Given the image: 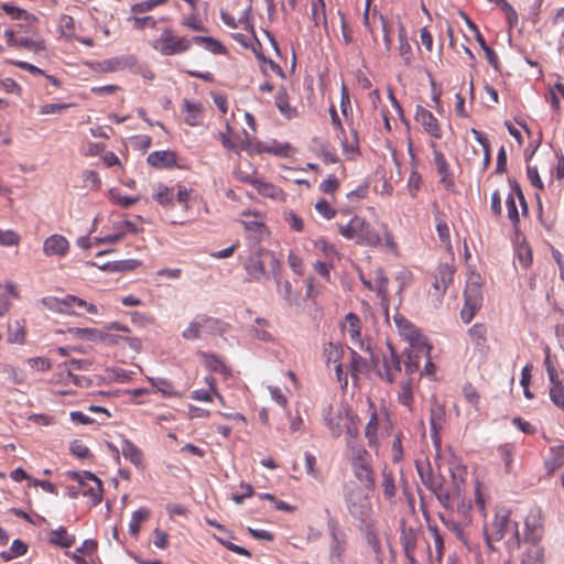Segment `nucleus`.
<instances>
[{
	"instance_id": "1",
	"label": "nucleus",
	"mask_w": 564,
	"mask_h": 564,
	"mask_svg": "<svg viewBox=\"0 0 564 564\" xmlns=\"http://www.w3.org/2000/svg\"><path fill=\"white\" fill-rule=\"evenodd\" d=\"M242 267L248 280L257 282L268 280L270 275L276 278L281 271V262L275 253L261 247L242 260Z\"/></svg>"
},
{
	"instance_id": "2",
	"label": "nucleus",
	"mask_w": 564,
	"mask_h": 564,
	"mask_svg": "<svg viewBox=\"0 0 564 564\" xmlns=\"http://www.w3.org/2000/svg\"><path fill=\"white\" fill-rule=\"evenodd\" d=\"M370 494L356 484H347L344 487L343 496L346 509L358 523L375 518Z\"/></svg>"
},
{
	"instance_id": "3",
	"label": "nucleus",
	"mask_w": 564,
	"mask_h": 564,
	"mask_svg": "<svg viewBox=\"0 0 564 564\" xmlns=\"http://www.w3.org/2000/svg\"><path fill=\"white\" fill-rule=\"evenodd\" d=\"M356 243L371 248L384 247L392 253H397L398 251V243L387 224L382 223L378 227H375L364 218Z\"/></svg>"
},
{
	"instance_id": "4",
	"label": "nucleus",
	"mask_w": 564,
	"mask_h": 564,
	"mask_svg": "<svg viewBox=\"0 0 564 564\" xmlns=\"http://www.w3.org/2000/svg\"><path fill=\"white\" fill-rule=\"evenodd\" d=\"M452 486H446L437 494L440 503L447 510L454 511V503L460 499L464 491V482L467 476V468L457 464L451 468Z\"/></svg>"
},
{
	"instance_id": "5",
	"label": "nucleus",
	"mask_w": 564,
	"mask_h": 564,
	"mask_svg": "<svg viewBox=\"0 0 564 564\" xmlns=\"http://www.w3.org/2000/svg\"><path fill=\"white\" fill-rule=\"evenodd\" d=\"M41 303L50 311L61 314H77V310H85L87 313L97 314L98 308L95 304L87 303L85 300L75 295H67L64 299L47 296L42 299Z\"/></svg>"
},
{
	"instance_id": "6",
	"label": "nucleus",
	"mask_w": 564,
	"mask_h": 564,
	"mask_svg": "<svg viewBox=\"0 0 564 564\" xmlns=\"http://www.w3.org/2000/svg\"><path fill=\"white\" fill-rule=\"evenodd\" d=\"M511 525H513L514 534L519 540L518 523L511 522V511L506 508L497 510L492 522L484 529L489 549L495 550L494 543L501 541Z\"/></svg>"
},
{
	"instance_id": "7",
	"label": "nucleus",
	"mask_w": 564,
	"mask_h": 564,
	"mask_svg": "<svg viewBox=\"0 0 564 564\" xmlns=\"http://www.w3.org/2000/svg\"><path fill=\"white\" fill-rule=\"evenodd\" d=\"M151 46L160 54L171 56L186 53L192 46V41L186 36L175 34L172 29L166 28L162 31L161 35L152 42Z\"/></svg>"
},
{
	"instance_id": "8",
	"label": "nucleus",
	"mask_w": 564,
	"mask_h": 564,
	"mask_svg": "<svg viewBox=\"0 0 564 564\" xmlns=\"http://www.w3.org/2000/svg\"><path fill=\"white\" fill-rule=\"evenodd\" d=\"M191 192L187 187L181 184L167 186L159 183L153 187L152 198L163 207H172L177 200L184 209H188Z\"/></svg>"
},
{
	"instance_id": "9",
	"label": "nucleus",
	"mask_w": 564,
	"mask_h": 564,
	"mask_svg": "<svg viewBox=\"0 0 564 564\" xmlns=\"http://www.w3.org/2000/svg\"><path fill=\"white\" fill-rule=\"evenodd\" d=\"M394 324L400 336L409 343L411 347H415L421 352L427 354L432 346L427 343L424 335L420 333L414 324L400 314L393 316Z\"/></svg>"
},
{
	"instance_id": "10",
	"label": "nucleus",
	"mask_w": 564,
	"mask_h": 564,
	"mask_svg": "<svg viewBox=\"0 0 564 564\" xmlns=\"http://www.w3.org/2000/svg\"><path fill=\"white\" fill-rule=\"evenodd\" d=\"M223 323L214 317L197 316L192 321L188 326L183 330L182 337L187 340H195L202 338L203 335H216L223 333Z\"/></svg>"
},
{
	"instance_id": "11",
	"label": "nucleus",
	"mask_w": 564,
	"mask_h": 564,
	"mask_svg": "<svg viewBox=\"0 0 564 564\" xmlns=\"http://www.w3.org/2000/svg\"><path fill=\"white\" fill-rule=\"evenodd\" d=\"M68 477L78 482L80 492L83 496L88 497L93 506H97L102 500V482L101 480L90 471L83 474L72 471Z\"/></svg>"
},
{
	"instance_id": "12",
	"label": "nucleus",
	"mask_w": 564,
	"mask_h": 564,
	"mask_svg": "<svg viewBox=\"0 0 564 564\" xmlns=\"http://www.w3.org/2000/svg\"><path fill=\"white\" fill-rule=\"evenodd\" d=\"M454 269L448 264H440L433 275L432 286L429 290V296L434 305L441 303L447 288L454 279Z\"/></svg>"
},
{
	"instance_id": "13",
	"label": "nucleus",
	"mask_w": 564,
	"mask_h": 564,
	"mask_svg": "<svg viewBox=\"0 0 564 564\" xmlns=\"http://www.w3.org/2000/svg\"><path fill=\"white\" fill-rule=\"evenodd\" d=\"M544 514L540 509L531 510L524 520L523 543L542 544L544 536Z\"/></svg>"
},
{
	"instance_id": "14",
	"label": "nucleus",
	"mask_w": 564,
	"mask_h": 564,
	"mask_svg": "<svg viewBox=\"0 0 564 564\" xmlns=\"http://www.w3.org/2000/svg\"><path fill=\"white\" fill-rule=\"evenodd\" d=\"M414 120L421 126L424 133L430 137V140L436 142V140L442 139V124L432 111L421 105H417L415 108Z\"/></svg>"
},
{
	"instance_id": "15",
	"label": "nucleus",
	"mask_w": 564,
	"mask_h": 564,
	"mask_svg": "<svg viewBox=\"0 0 564 564\" xmlns=\"http://www.w3.org/2000/svg\"><path fill=\"white\" fill-rule=\"evenodd\" d=\"M429 145L432 149L433 162L437 174L440 175V183L447 191H453L455 182L453 173L451 172L449 164L447 163L445 155L438 149L436 142L429 140Z\"/></svg>"
},
{
	"instance_id": "16",
	"label": "nucleus",
	"mask_w": 564,
	"mask_h": 564,
	"mask_svg": "<svg viewBox=\"0 0 564 564\" xmlns=\"http://www.w3.org/2000/svg\"><path fill=\"white\" fill-rule=\"evenodd\" d=\"M240 223L245 230L253 236L257 240H263L269 236V230L265 225V216L261 213L243 212L241 214Z\"/></svg>"
},
{
	"instance_id": "17",
	"label": "nucleus",
	"mask_w": 564,
	"mask_h": 564,
	"mask_svg": "<svg viewBox=\"0 0 564 564\" xmlns=\"http://www.w3.org/2000/svg\"><path fill=\"white\" fill-rule=\"evenodd\" d=\"M367 412L369 420L365 426V437L367 438L370 447H376L378 445L379 426L383 420L388 421V415L386 412L380 415L376 405L371 401L368 402Z\"/></svg>"
},
{
	"instance_id": "18",
	"label": "nucleus",
	"mask_w": 564,
	"mask_h": 564,
	"mask_svg": "<svg viewBox=\"0 0 564 564\" xmlns=\"http://www.w3.org/2000/svg\"><path fill=\"white\" fill-rule=\"evenodd\" d=\"M241 182L251 185L258 194L276 202L285 200V193L272 183L265 182L256 176L241 177Z\"/></svg>"
},
{
	"instance_id": "19",
	"label": "nucleus",
	"mask_w": 564,
	"mask_h": 564,
	"mask_svg": "<svg viewBox=\"0 0 564 564\" xmlns=\"http://www.w3.org/2000/svg\"><path fill=\"white\" fill-rule=\"evenodd\" d=\"M388 349L389 352L383 356L382 370L379 375L381 379L392 383L401 373V360L391 345H388Z\"/></svg>"
},
{
	"instance_id": "20",
	"label": "nucleus",
	"mask_w": 564,
	"mask_h": 564,
	"mask_svg": "<svg viewBox=\"0 0 564 564\" xmlns=\"http://www.w3.org/2000/svg\"><path fill=\"white\" fill-rule=\"evenodd\" d=\"M219 140L225 149L236 153L249 149L250 145L248 141V133L243 131L242 137L235 133L229 123H226V131L219 133Z\"/></svg>"
},
{
	"instance_id": "21",
	"label": "nucleus",
	"mask_w": 564,
	"mask_h": 564,
	"mask_svg": "<svg viewBox=\"0 0 564 564\" xmlns=\"http://www.w3.org/2000/svg\"><path fill=\"white\" fill-rule=\"evenodd\" d=\"M347 406L340 405L338 408L328 406L324 412V422L329 429L334 437H339L343 433V422Z\"/></svg>"
},
{
	"instance_id": "22",
	"label": "nucleus",
	"mask_w": 564,
	"mask_h": 564,
	"mask_svg": "<svg viewBox=\"0 0 564 564\" xmlns=\"http://www.w3.org/2000/svg\"><path fill=\"white\" fill-rule=\"evenodd\" d=\"M147 163L156 170H171L177 166V154L172 150L154 151L148 155Z\"/></svg>"
},
{
	"instance_id": "23",
	"label": "nucleus",
	"mask_w": 564,
	"mask_h": 564,
	"mask_svg": "<svg viewBox=\"0 0 564 564\" xmlns=\"http://www.w3.org/2000/svg\"><path fill=\"white\" fill-rule=\"evenodd\" d=\"M329 112H330L332 123H333L334 128L338 131L339 134H341L343 151L346 154H355L358 151L357 132L355 130H352L351 139L349 140L347 137H345L344 127L341 124V121H340L334 106L330 107Z\"/></svg>"
},
{
	"instance_id": "24",
	"label": "nucleus",
	"mask_w": 564,
	"mask_h": 564,
	"mask_svg": "<svg viewBox=\"0 0 564 564\" xmlns=\"http://www.w3.org/2000/svg\"><path fill=\"white\" fill-rule=\"evenodd\" d=\"M69 251L68 240L58 234L48 236L43 242V252L47 257H64Z\"/></svg>"
},
{
	"instance_id": "25",
	"label": "nucleus",
	"mask_w": 564,
	"mask_h": 564,
	"mask_svg": "<svg viewBox=\"0 0 564 564\" xmlns=\"http://www.w3.org/2000/svg\"><path fill=\"white\" fill-rule=\"evenodd\" d=\"M481 295L479 288H467L465 291V304L460 312L462 319L469 323L480 307Z\"/></svg>"
},
{
	"instance_id": "26",
	"label": "nucleus",
	"mask_w": 564,
	"mask_h": 564,
	"mask_svg": "<svg viewBox=\"0 0 564 564\" xmlns=\"http://www.w3.org/2000/svg\"><path fill=\"white\" fill-rule=\"evenodd\" d=\"M341 329L346 333L351 343L357 345L360 349H365V344L361 340V321L355 313H348L341 323Z\"/></svg>"
},
{
	"instance_id": "27",
	"label": "nucleus",
	"mask_w": 564,
	"mask_h": 564,
	"mask_svg": "<svg viewBox=\"0 0 564 564\" xmlns=\"http://www.w3.org/2000/svg\"><path fill=\"white\" fill-rule=\"evenodd\" d=\"M184 121L191 127H197L203 123L204 120V107L199 101H191L184 99L181 109Z\"/></svg>"
},
{
	"instance_id": "28",
	"label": "nucleus",
	"mask_w": 564,
	"mask_h": 564,
	"mask_svg": "<svg viewBox=\"0 0 564 564\" xmlns=\"http://www.w3.org/2000/svg\"><path fill=\"white\" fill-rule=\"evenodd\" d=\"M354 476L364 486L367 491L373 492L376 489V475L371 467V462L351 465Z\"/></svg>"
},
{
	"instance_id": "29",
	"label": "nucleus",
	"mask_w": 564,
	"mask_h": 564,
	"mask_svg": "<svg viewBox=\"0 0 564 564\" xmlns=\"http://www.w3.org/2000/svg\"><path fill=\"white\" fill-rule=\"evenodd\" d=\"M358 528L362 532L366 543L372 549L376 555H380L382 551L376 518L358 523Z\"/></svg>"
},
{
	"instance_id": "30",
	"label": "nucleus",
	"mask_w": 564,
	"mask_h": 564,
	"mask_svg": "<svg viewBox=\"0 0 564 564\" xmlns=\"http://www.w3.org/2000/svg\"><path fill=\"white\" fill-rule=\"evenodd\" d=\"M545 547L543 544L523 543L520 564H545Z\"/></svg>"
},
{
	"instance_id": "31",
	"label": "nucleus",
	"mask_w": 564,
	"mask_h": 564,
	"mask_svg": "<svg viewBox=\"0 0 564 564\" xmlns=\"http://www.w3.org/2000/svg\"><path fill=\"white\" fill-rule=\"evenodd\" d=\"M137 66V57L134 55H120L111 58L104 59L100 63V68L107 73L120 72L124 69H132Z\"/></svg>"
},
{
	"instance_id": "32",
	"label": "nucleus",
	"mask_w": 564,
	"mask_h": 564,
	"mask_svg": "<svg viewBox=\"0 0 564 564\" xmlns=\"http://www.w3.org/2000/svg\"><path fill=\"white\" fill-rule=\"evenodd\" d=\"M414 384L415 379L409 377L400 383L397 392L398 402L406 408L409 412L414 410Z\"/></svg>"
},
{
	"instance_id": "33",
	"label": "nucleus",
	"mask_w": 564,
	"mask_h": 564,
	"mask_svg": "<svg viewBox=\"0 0 564 564\" xmlns=\"http://www.w3.org/2000/svg\"><path fill=\"white\" fill-rule=\"evenodd\" d=\"M446 421L445 406L438 402H434L430 410V425L432 438L437 442L440 440L438 433L443 429Z\"/></svg>"
},
{
	"instance_id": "34",
	"label": "nucleus",
	"mask_w": 564,
	"mask_h": 564,
	"mask_svg": "<svg viewBox=\"0 0 564 564\" xmlns=\"http://www.w3.org/2000/svg\"><path fill=\"white\" fill-rule=\"evenodd\" d=\"M75 535L70 534L63 525L47 532V542L53 546L68 549L75 544Z\"/></svg>"
},
{
	"instance_id": "35",
	"label": "nucleus",
	"mask_w": 564,
	"mask_h": 564,
	"mask_svg": "<svg viewBox=\"0 0 564 564\" xmlns=\"http://www.w3.org/2000/svg\"><path fill=\"white\" fill-rule=\"evenodd\" d=\"M427 532L432 540V542L427 543L429 556L431 560L435 557L440 562L444 553L443 536L436 524H427Z\"/></svg>"
},
{
	"instance_id": "36",
	"label": "nucleus",
	"mask_w": 564,
	"mask_h": 564,
	"mask_svg": "<svg viewBox=\"0 0 564 564\" xmlns=\"http://www.w3.org/2000/svg\"><path fill=\"white\" fill-rule=\"evenodd\" d=\"M440 519L442 523L451 532H453L459 541H462L464 544H467L466 528L468 525L466 523H463L462 520L456 519L454 517V511H448V514H440Z\"/></svg>"
},
{
	"instance_id": "37",
	"label": "nucleus",
	"mask_w": 564,
	"mask_h": 564,
	"mask_svg": "<svg viewBox=\"0 0 564 564\" xmlns=\"http://www.w3.org/2000/svg\"><path fill=\"white\" fill-rule=\"evenodd\" d=\"M564 466V444L550 447L549 455L544 460L546 474L552 476Z\"/></svg>"
},
{
	"instance_id": "38",
	"label": "nucleus",
	"mask_w": 564,
	"mask_h": 564,
	"mask_svg": "<svg viewBox=\"0 0 564 564\" xmlns=\"http://www.w3.org/2000/svg\"><path fill=\"white\" fill-rule=\"evenodd\" d=\"M121 454L139 469H144V458L142 451L129 440L121 443Z\"/></svg>"
},
{
	"instance_id": "39",
	"label": "nucleus",
	"mask_w": 564,
	"mask_h": 564,
	"mask_svg": "<svg viewBox=\"0 0 564 564\" xmlns=\"http://www.w3.org/2000/svg\"><path fill=\"white\" fill-rule=\"evenodd\" d=\"M373 281V291L378 294L383 303L389 302V279L383 269L377 268L371 273Z\"/></svg>"
},
{
	"instance_id": "40",
	"label": "nucleus",
	"mask_w": 564,
	"mask_h": 564,
	"mask_svg": "<svg viewBox=\"0 0 564 564\" xmlns=\"http://www.w3.org/2000/svg\"><path fill=\"white\" fill-rule=\"evenodd\" d=\"M468 336L471 344L480 354H486L488 350L487 345V328L484 324H475L468 329Z\"/></svg>"
},
{
	"instance_id": "41",
	"label": "nucleus",
	"mask_w": 564,
	"mask_h": 564,
	"mask_svg": "<svg viewBox=\"0 0 564 564\" xmlns=\"http://www.w3.org/2000/svg\"><path fill=\"white\" fill-rule=\"evenodd\" d=\"M274 104L276 108L279 109L280 113L286 118V119H293L296 118L299 112L296 107L291 106L290 98L284 88H280L274 98Z\"/></svg>"
},
{
	"instance_id": "42",
	"label": "nucleus",
	"mask_w": 564,
	"mask_h": 564,
	"mask_svg": "<svg viewBox=\"0 0 564 564\" xmlns=\"http://www.w3.org/2000/svg\"><path fill=\"white\" fill-rule=\"evenodd\" d=\"M153 390L161 393L164 398H181L182 394L175 389L172 381L165 378L147 377Z\"/></svg>"
},
{
	"instance_id": "43",
	"label": "nucleus",
	"mask_w": 564,
	"mask_h": 564,
	"mask_svg": "<svg viewBox=\"0 0 564 564\" xmlns=\"http://www.w3.org/2000/svg\"><path fill=\"white\" fill-rule=\"evenodd\" d=\"M398 37H399V46H398L399 56L402 58L403 64L409 67L413 63V51H412V46L408 40L405 28L403 25L399 26Z\"/></svg>"
},
{
	"instance_id": "44",
	"label": "nucleus",
	"mask_w": 564,
	"mask_h": 564,
	"mask_svg": "<svg viewBox=\"0 0 564 564\" xmlns=\"http://www.w3.org/2000/svg\"><path fill=\"white\" fill-rule=\"evenodd\" d=\"M192 44H197L203 46L206 51L215 54V55H225L227 53L226 47L218 40L212 36H193L191 39Z\"/></svg>"
},
{
	"instance_id": "45",
	"label": "nucleus",
	"mask_w": 564,
	"mask_h": 564,
	"mask_svg": "<svg viewBox=\"0 0 564 564\" xmlns=\"http://www.w3.org/2000/svg\"><path fill=\"white\" fill-rule=\"evenodd\" d=\"M551 402L564 413V382L561 378L549 381Z\"/></svg>"
},
{
	"instance_id": "46",
	"label": "nucleus",
	"mask_w": 564,
	"mask_h": 564,
	"mask_svg": "<svg viewBox=\"0 0 564 564\" xmlns=\"http://www.w3.org/2000/svg\"><path fill=\"white\" fill-rule=\"evenodd\" d=\"M406 360L404 362L405 373L409 377H413L420 369L421 360L424 359L422 352L417 348L411 347L404 351Z\"/></svg>"
},
{
	"instance_id": "47",
	"label": "nucleus",
	"mask_w": 564,
	"mask_h": 564,
	"mask_svg": "<svg viewBox=\"0 0 564 564\" xmlns=\"http://www.w3.org/2000/svg\"><path fill=\"white\" fill-rule=\"evenodd\" d=\"M202 356H203L206 367L209 370L219 372L225 378H227L231 375L230 368L217 355L203 352Z\"/></svg>"
},
{
	"instance_id": "48",
	"label": "nucleus",
	"mask_w": 564,
	"mask_h": 564,
	"mask_svg": "<svg viewBox=\"0 0 564 564\" xmlns=\"http://www.w3.org/2000/svg\"><path fill=\"white\" fill-rule=\"evenodd\" d=\"M361 225L362 217L354 216L346 225L337 224V229L344 238L356 241Z\"/></svg>"
},
{
	"instance_id": "49",
	"label": "nucleus",
	"mask_w": 564,
	"mask_h": 564,
	"mask_svg": "<svg viewBox=\"0 0 564 564\" xmlns=\"http://www.w3.org/2000/svg\"><path fill=\"white\" fill-rule=\"evenodd\" d=\"M381 488L383 491L384 499L391 500L397 495V486L394 480V475L392 470L387 467L382 468L381 471Z\"/></svg>"
},
{
	"instance_id": "50",
	"label": "nucleus",
	"mask_w": 564,
	"mask_h": 564,
	"mask_svg": "<svg viewBox=\"0 0 564 564\" xmlns=\"http://www.w3.org/2000/svg\"><path fill=\"white\" fill-rule=\"evenodd\" d=\"M455 514L457 516V519L463 521V523L469 525L473 521L470 499L462 496L460 499L454 503V516Z\"/></svg>"
},
{
	"instance_id": "51",
	"label": "nucleus",
	"mask_w": 564,
	"mask_h": 564,
	"mask_svg": "<svg viewBox=\"0 0 564 564\" xmlns=\"http://www.w3.org/2000/svg\"><path fill=\"white\" fill-rule=\"evenodd\" d=\"M254 150L258 153H270L279 156H286L290 151V145L278 143L276 141H272L271 143L258 142L254 145Z\"/></svg>"
},
{
	"instance_id": "52",
	"label": "nucleus",
	"mask_w": 564,
	"mask_h": 564,
	"mask_svg": "<svg viewBox=\"0 0 564 564\" xmlns=\"http://www.w3.org/2000/svg\"><path fill=\"white\" fill-rule=\"evenodd\" d=\"M345 421L343 422V431L345 430L347 435L355 440L359 434V417L358 415L349 408L346 409L345 416H343Z\"/></svg>"
},
{
	"instance_id": "53",
	"label": "nucleus",
	"mask_w": 564,
	"mask_h": 564,
	"mask_svg": "<svg viewBox=\"0 0 564 564\" xmlns=\"http://www.w3.org/2000/svg\"><path fill=\"white\" fill-rule=\"evenodd\" d=\"M435 209H436V213H435L434 219H435V224H436V231H437L438 239L445 247H451L449 227L446 224V221L444 220L443 214L438 210L437 205H435Z\"/></svg>"
},
{
	"instance_id": "54",
	"label": "nucleus",
	"mask_w": 564,
	"mask_h": 564,
	"mask_svg": "<svg viewBox=\"0 0 564 564\" xmlns=\"http://www.w3.org/2000/svg\"><path fill=\"white\" fill-rule=\"evenodd\" d=\"M151 511L148 508H140L132 513L131 521L129 523V532L131 535H138L141 529L142 522L150 518Z\"/></svg>"
},
{
	"instance_id": "55",
	"label": "nucleus",
	"mask_w": 564,
	"mask_h": 564,
	"mask_svg": "<svg viewBox=\"0 0 564 564\" xmlns=\"http://www.w3.org/2000/svg\"><path fill=\"white\" fill-rule=\"evenodd\" d=\"M323 354L327 365L333 364L335 366L337 364H341L340 361L344 355V348L339 344L327 343L324 346Z\"/></svg>"
},
{
	"instance_id": "56",
	"label": "nucleus",
	"mask_w": 564,
	"mask_h": 564,
	"mask_svg": "<svg viewBox=\"0 0 564 564\" xmlns=\"http://www.w3.org/2000/svg\"><path fill=\"white\" fill-rule=\"evenodd\" d=\"M0 9L7 13L12 20L20 21L21 19H29L31 21H34V14L30 13L29 11L18 8L15 6H12L10 3H1Z\"/></svg>"
},
{
	"instance_id": "57",
	"label": "nucleus",
	"mask_w": 564,
	"mask_h": 564,
	"mask_svg": "<svg viewBox=\"0 0 564 564\" xmlns=\"http://www.w3.org/2000/svg\"><path fill=\"white\" fill-rule=\"evenodd\" d=\"M470 132L475 137L476 141L482 147V150H484L482 166H484V170H486L491 161V150H490L489 140L482 132H480L477 129L473 128L470 130Z\"/></svg>"
},
{
	"instance_id": "58",
	"label": "nucleus",
	"mask_w": 564,
	"mask_h": 564,
	"mask_svg": "<svg viewBox=\"0 0 564 564\" xmlns=\"http://www.w3.org/2000/svg\"><path fill=\"white\" fill-rule=\"evenodd\" d=\"M17 48H23L33 53L43 52L46 50L45 40L37 37V39H30V37H20L18 47Z\"/></svg>"
},
{
	"instance_id": "59",
	"label": "nucleus",
	"mask_w": 564,
	"mask_h": 564,
	"mask_svg": "<svg viewBox=\"0 0 564 564\" xmlns=\"http://www.w3.org/2000/svg\"><path fill=\"white\" fill-rule=\"evenodd\" d=\"M517 195H516V185L512 187V191L508 194L506 198V206L508 218L510 221L517 226L520 221V216L517 207Z\"/></svg>"
},
{
	"instance_id": "60",
	"label": "nucleus",
	"mask_w": 564,
	"mask_h": 564,
	"mask_svg": "<svg viewBox=\"0 0 564 564\" xmlns=\"http://www.w3.org/2000/svg\"><path fill=\"white\" fill-rule=\"evenodd\" d=\"M346 551V543L343 535L333 534V542L330 545V558L341 562Z\"/></svg>"
},
{
	"instance_id": "61",
	"label": "nucleus",
	"mask_w": 564,
	"mask_h": 564,
	"mask_svg": "<svg viewBox=\"0 0 564 564\" xmlns=\"http://www.w3.org/2000/svg\"><path fill=\"white\" fill-rule=\"evenodd\" d=\"M368 364L365 358L358 355L355 350L350 351V373L357 378L360 373L367 370Z\"/></svg>"
},
{
	"instance_id": "62",
	"label": "nucleus",
	"mask_w": 564,
	"mask_h": 564,
	"mask_svg": "<svg viewBox=\"0 0 564 564\" xmlns=\"http://www.w3.org/2000/svg\"><path fill=\"white\" fill-rule=\"evenodd\" d=\"M312 20L315 26L326 24V11L324 0H314L312 2Z\"/></svg>"
},
{
	"instance_id": "63",
	"label": "nucleus",
	"mask_w": 564,
	"mask_h": 564,
	"mask_svg": "<svg viewBox=\"0 0 564 564\" xmlns=\"http://www.w3.org/2000/svg\"><path fill=\"white\" fill-rule=\"evenodd\" d=\"M58 29L63 37L70 40L75 35V20L67 14H63L58 21Z\"/></svg>"
},
{
	"instance_id": "64",
	"label": "nucleus",
	"mask_w": 564,
	"mask_h": 564,
	"mask_svg": "<svg viewBox=\"0 0 564 564\" xmlns=\"http://www.w3.org/2000/svg\"><path fill=\"white\" fill-rule=\"evenodd\" d=\"M8 340L12 344H23L25 340V327L19 321L9 326Z\"/></svg>"
}]
</instances>
